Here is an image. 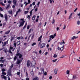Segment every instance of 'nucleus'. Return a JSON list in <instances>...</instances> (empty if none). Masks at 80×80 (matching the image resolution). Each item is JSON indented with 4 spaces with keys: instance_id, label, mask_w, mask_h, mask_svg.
<instances>
[{
    "instance_id": "2",
    "label": "nucleus",
    "mask_w": 80,
    "mask_h": 80,
    "mask_svg": "<svg viewBox=\"0 0 80 80\" xmlns=\"http://www.w3.org/2000/svg\"><path fill=\"white\" fill-rule=\"evenodd\" d=\"M2 78H3L6 79V80H10V78H8V76L2 77Z\"/></svg>"
},
{
    "instance_id": "25",
    "label": "nucleus",
    "mask_w": 80,
    "mask_h": 80,
    "mask_svg": "<svg viewBox=\"0 0 80 80\" xmlns=\"http://www.w3.org/2000/svg\"><path fill=\"white\" fill-rule=\"evenodd\" d=\"M41 72H42V73H44V69L42 68L41 69Z\"/></svg>"
},
{
    "instance_id": "26",
    "label": "nucleus",
    "mask_w": 80,
    "mask_h": 80,
    "mask_svg": "<svg viewBox=\"0 0 80 80\" xmlns=\"http://www.w3.org/2000/svg\"><path fill=\"white\" fill-rule=\"evenodd\" d=\"M77 24L78 25H80V21H77Z\"/></svg>"
},
{
    "instance_id": "55",
    "label": "nucleus",
    "mask_w": 80,
    "mask_h": 80,
    "mask_svg": "<svg viewBox=\"0 0 80 80\" xmlns=\"http://www.w3.org/2000/svg\"><path fill=\"white\" fill-rule=\"evenodd\" d=\"M28 4L30 3V0H28Z\"/></svg>"
},
{
    "instance_id": "32",
    "label": "nucleus",
    "mask_w": 80,
    "mask_h": 80,
    "mask_svg": "<svg viewBox=\"0 0 80 80\" xmlns=\"http://www.w3.org/2000/svg\"><path fill=\"white\" fill-rule=\"evenodd\" d=\"M28 13V11H25L24 12V13L25 14H27Z\"/></svg>"
},
{
    "instance_id": "37",
    "label": "nucleus",
    "mask_w": 80,
    "mask_h": 80,
    "mask_svg": "<svg viewBox=\"0 0 80 80\" xmlns=\"http://www.w3.org/2000/svg\"><path fill=\"white\" fill-rule=\"evenodd\" d=\"M57 57V55L56 54H54V55L53 56L54 58H56Z\"/></svg>"
},
{
    "instance_id": "13",
    "label": "nucleus",
    "mask_w": 80,
    "mask_h": 80,
    "mask_svg": "<svg viewBox=\"0 0 80 80\" xmlns=\"http://www.w3.org/2000/svg\"><path fill=\"white\" fill-rule=\"evenodd\" d=\"M76 39V37L75 36H73V37H71V40H74L75 39Z\"/></svg>"
},
{
    "instance_id": "19",
    "label": "nucleus",
    "mask_w": 80,
    "mask_h": 80,
    "mask_svg": "<svg viewBox=\"0 0 80 80\" xmlns=\"http://www.w3.org/2000/svg\"><path fill=\"white\" fill-rule=\"evenodd\" d=\"M38 80V77H35V78H34L33 80Z\"/></svg>"
},
{
    "instance_id": "44",
    "label": "nucleus",
    "mask_w": 80,
    "mask_h": 80,
    "mask_svg": "<svg viewBox=\"0 0 80 80\" xmlns=\"http://www.w3.org/2000/svg\"><path fill=\"white\" fill-rule=\"evenodd\" d=\"M42 72H39L38 73V75H42Z\"/></svg>"
},
{
    "instance_id": "21",
    "label": "nucleus",
    "mask_w": 80,
    "mask_h": 80,
    "mask_svg": "<svg viewBox=\"0 0 80 80\" xmlns=\"http://www.w3.org/2000/svg\"><path fill=\"white\" fill-rule=\"evenodd\" d=\"M35 16H34L33 17H32V20H35Z\"/></svg>"
},
{
    "instance_id": "22",
    "label": "nucleus",
    "mask_w": 80,
    "mask_h": 80,
    "mask_svg": "<svg viewBox=\"0 0 80 80\" xmlns=\"http://www.w3.org/2000/svg\"><path fill=\"white\" fill-rule=\"evenodd\" d=\"M67 26V25L65 24H64V25L63 29V30H65V28H66V27Z\"/></svg>"
},
{
    "instance_id": "57",
    "label": "nucleus",
    "mask_w": 80,
    "mask_h": 80,
    "mask_svg": "<svg viewBox=\"0 0 80 80\" xmlns=\"http://www.w3.org/2000/svg\"><path fill=\"white\" fill-rule=\"evenodd\" d=\"M41 25H42V23H40V24H39V26L41 27Z\"/></svg>"
},
{
    "instance_id": "60",
    "label": "nucleus",
    "mask_w": 80,
    "mask_h": 80,
    "mask_svg": "<svg viewBox=\"0 0 80 80\" xmlns=\"http://www.w3.org/2000/svg\"><path fill=\"white\" fill-rule=\"evenodd\" d=\"M35 5V2H34L32 3V5Z\"/></svg>"
},
{
    "instance_id": "63",
    "label": "nucleus",
    "mask_w": 80,
    "mask_h": 80,
    "mask_svg": "<svg viewBox=\"0 0 80 80\" xmlns=\"http://www.w3.org/2000/svg\"><path fill=\"white\" fill-rule=\"evenodd\" d=\"M39 53L40 54H41V53H42V50H40V51H39Z\"/></svg>"
},
{
    "instance_id": "16",
    "label": "nucleus",
    "mask_w": 80,
    "mask_h": 80,
    "mask_svg": "<svg viewBox=\"0 0 80 80\" xmlns=\"http://www.w3.org/2000/svg\"><path fill=\"white\" fill-rule=\"evenodd\" d=\"M42 36L41 35L38 39V42H39V41H40V40H41L42 39Z\"/></svg>"
},
{
    "instance_id": "1",
    "label": "nucleus",
    "mask_w": 80,
    "mask_h": 80,
    "mask_svg": "<svg viewBox=\"0 0 80 80\" xmlns=\"http://www.w3.org/2000/svg\"><path fill=\"white\" fill-rule=\"evenodd\" d=\"M19 49H18L17 51V53L16 54V55L17 56H19V58H21L22 57V55L21 54H20L19 53H18L19 52Z\"/></svg>"
},
{
    "instance_id": "29",
    "label": "nucleus",
    "mask_w": 80,
    "mask_h": 80,
    "mask_svg": "<svg viewBox=\"0 0 80 80\" xmlns=\"http://www.w3.org/2000/svg\"><path fill=\"white\" fill-rule=\"evenodd\" d=\"M70 73V71L68 70L66 72L67 74H68Z\"/></svg>"
},
{
    "instance_id": "5",
    "label": "nucleus",
    "mask_w": 80,
    "mask_h": 80,
    "mask_svg": "<svg viewBox=\"0 0 80 80\" xmlns=\"http://www.w3.org/2000/svg\"><path fill=\"white\" fill-rule=\"evenodd\" d=\"M45 47V44L44 43H42L40 44V48H43Z\"/></svg>"
},
{
    "instance_id": "42",
    "label": "nucleus",
    "mask_w": 80,
    "mask_h": 80,
    "mask_svg": "<svg viewBox=\"0 0 80 80\" xmlns=\"http://www.w3.org/2000/svg\"><path fill=\"white\" fill-rule=\"evenodd\" d=\"M44 73L45 75H47V73L46 72H44V73Z\"/></svg>"
},
{
    "instance_id": "8",
    "label": "nucleus",
    "mask_w": 80,
    "mask_h": 80,
    "mask_svg": "<svg viewBox=\"0 0 80 80\" xmlns=\"http://www.w3.org/2000/svg\"><path fill=\"white\" fill-rule=\"evenodd\" d=\"M31 62L30 61H28L27 62V67H29L30 65Z\"/></svg>"
},
{
    "instance_id": "11",
    "label": "nucleus",
    "mask_w": 80,
    "mask_h": 80,
    "mask_svg": "<svg viewBox=\"0 0 80 80\" xmlns=\"http://www.w3.org/2000/svg\"><path fill=\"white\" fill-rule=\"evenodd\" d=\"M22 60H23V58H22ZM22 60H20L18 59V60L17 61V64H18V65H19V64H20V62H22Z\"/></svg>"
},
{
    "instance_id": "18",
    "label": "nucleus",
    "mask_w": 80,
    "mask_h": 80,
    "mask_svg": "<svg viewBox=\"0 0 80 80\" xmlns=\"http://www.w3.org/2000/svg\"><path fill=\"white\" fill-rule=\"evenodd\" d=\"M10 30H8V31H7L5 32V34L6 35H8L10 33Z\"/></svg>"
},
{
    "instance_id": "40",
    "label": "nucleus",
    "mask_w": 80,
    "mask_h": 80,
    "mask_svg": "<svg viewBox=\"0 0 80 80\" xmlns=\"http://www.w3.org/2000/svg\"><path fill=\"white\" fill-rule=\"evenodd\" d=\"M5 70L4 68L2 69V72H5Z\"/></svg>"
},
{
    "instance_id": "47",
    "label": "nucleus",
    "mask_w": 80,
    "mask_h": 80,
    "mask_svg": "<svg viewBox=\"0 0 80 80\" xmlns=\"http://www.w3.org/2000/svg\"><path fill=\"white\" fill-rule=\"evenodd\" d=\"M0 15L1 17H3V14H1L0 13Z\"/></svg>"
},
{
    "instance_id": "31",
    "label": "nucleus",
    "mask_w": 80,
    "mask_h": 80,
    "mask_svg": "<svg viewBox=\"0 0 80 80\" xmlns=\"http://www.w3.org/2000/svg\"><path fill=\"white\" fill-rule=\"evenodd\" d=\"M57 59H55L52 60V62H53V63H54V62H57Z\"/></svg>"
},
{
    "instance_id": "27",
    "label": "nucleus",
    "mask_w": 80,
    "mask_h": 80,
    "mask_svg": "<svg viewBox=\"0 0 80 80\" xmlns=\"http://www.w3.org/2000/svg\"><path fill=\"white\" fill-rule=\"evenodd\" d=\"M20 44V41H18L17 42V45H19Z\"/></svg>"
},
{
    "instance_id": "33",
    "label": "nucleus",
    "mask_w": 80,
    "mask_h": 80,
    "mask_svg": "<svg viewBox=\"0 0 80 80\" xmlns=\"http://www.w3.org/2000/svg\"><path fill=\"white\" fill-rule=\"evenodd\" d=\"M55 19H53L52 21V24H54V23H55Z\"/></svg>"
},
{
    "instance_id": "6",
    "label": "nucleus",
    "mask_w": 80,
    "mask_h": 80,
    "mask_svg": "<svg viewBox=\"0 0 80 80\" xmlns=\"http://www.w3.org/2000/svg\"><path fill=\"white\" fill-rule=\"evenodd\" d=\"M8 74L9 76H12V73H11V70L9 69L8 72Z\"/></svg>"
},
{
    "instance_id": "12",
    "label": "nucleus",
    "mask_w": 80,
    "mask_h": 80,
    "mask_svg": "<svg viewBox=\"0 0 80 80\" xmlns=\"http://www.w3.org/2000/svg\"><path fill=\"white\" fill-rule=\"evenodd\" d=\"M54 38H55V37L53 36V35H51L50 36L49 39L52 40V39L51 38H52V39H53Z\"/></svg>"
},
{
    "instance_id": "3",
    "label": "nucleus",
    "mask_w": 80,
    "mask_h": 80,
    "mask_svg": "<svg viewBox=\"0 0 80 80\" xmlns=\"http://www.w3.org/2000/svg\"><path fill=\"white\" fill-rule=\"evenodd\" d=\"M35 64H36V62L35 61H33L32 62V66L31 67H34V66L35 65Z\"/></svg>"
},
{
    "instance_id": "41",
    "label": "nucleus",
    "mask_w": 80,
    "mask_h": 80,
    "mask_svg": "<svg viewBox=\"0 0 80 80\" xmlns=\"http://www.w3.org/2000/svg\"><path fill=\"white\" fill-rule=\"evenodd\" d=\"M53 2V3H54V1L52 0L51 1H50V3H52V2Z\"/></svg>"
},
{
    "instance_id": "59",
    "label": "nucleus",
    "mask_w": 80,
    "mask_h": 80,
    "mask_svg": "<svg viewBox=\"0 0 80 80\" xmlns=\"http://www.w3.org/2000/svg\"><path fill=\"white\" fill-rule=\"evenodd\" d=\"M9 53L12 54V51H11V50H10V49L9 50Z\"/></svg>"
},
{
    "instance_id": "23",
    "label": "nucleus",
    "mask_w": 80,
    "mask_h": 80,
    "mask_svg": "<svg viewBox=\"0 0 80 80\" xmlns=\"http://www.w3.org/2000/svg\"><path fill=\"white\" fill-rule=\"evenodd\" d=\"M21 11V10H20V9H19L16 12L17 14H18V13H19V12H20Z\"/></svg>"
},
{
    "instance_id": "54",
    "label": "nucleus",
    "mask_w": 80,
    "mask_h": 80,
    "mask_svg": "<svg viewBox=\"0 0 80 80\" xmlns=\"http://www.w3.org/2000/svg\"><path fill=\"white\" fill-rule=\"evenodd\" d=\"M26 27H27V26L25 25L23 28V30H24V29H25V28H26Z\"/></svg>"
},
{
    "instance_id": "24",
    "label": "nucleus",
    "mask_w": 80,
    "mask_h": 80,
    "mask_svg": "<svg viewBox=\"0 0 80 80\" xmlns=\"http://www.w3.org/2000/svg\"><path fill=\"white\" fill-rule=\"evenodd\" d=\"M8 13H9L10 14L12 15V10H11V11H9Z\"/></svg>"
},
{
    "instance_id": "45",
    "label": "nucleus",
    "mask_w": 80,
    "mask_h": 80,
    "mask_svg": "<svg viewBox=\"0 0 80 80\" xmlns=\"http://www.w3.org/2000/svg\"><path fill=\"white\" fill-rule=\"evenodd\" d=\"M17 56H15L14 58V60H16V59H17Z\"/></svg>"
},
{
    "instance_id": "56",
    "label": "nucleus",
    "mask_w": 80,
    "mask_h": 80,
    "mask_svg": "<svg viewBox=\"0 0 80 80\" xmlns=\"http://www.w3.org/2000/svg\"><path fill=\"white\" fill-rule=\"evenodd\" d=\"M78 9V8H76L75 10H74V12H76V11H77V10Z\"/></svg>"
},
{
    "instance_id": "20",
    "label": "nucleus",
    "mask_w": 80,
    "mask_h": 80,
    "mask_svg": "<svg viewBox=\"0 0 80 80\" xmlns=\"http://www.w3.org/2000/svg\"><path fill=\"white\" fill-rule=\"evenodd\" d=\"M2 75H1V77H2V76H4V75H6V73L4 72H2Z\"/></svg>"
},
{
    "instance_id": "35",
    "label": "nucleus",
    "mask_w": 80,
    "mask_h": 80,
    "mask_svg": "<svg viewBox=\"0 0 80 80\" xmlns=\"http://www.w3.org/2000/svg\"><path fill=\"white\" fill-rule=\"evenodd\" d=\"M36 45V43L34 42L32 44V46H34V45Z\"/></svg>"
},
{
    "instance_id": "28",
    "label": "nucleus",
    "mask_w": 80,
    "mask_h": 80,
    "mask_svg": "<svg viewBox=\"0 0 80 80\" xmlns=\"http://www.w3.org/2000/svg\"><path fill=\"white\" fill-rule=\"evenodd\" d=\"M64 47V45H63V47H62L60 48V49L61 50V51H63V48Z\"/></svg>"
},
{
    "instance_id": "64",
    "label": "nucleus",
    "mask_w": 80,
    "mask_h": 80,
    "mask_svg": "<svg viewBox=\"0 0 80 80\" xmlns=\"http://www.w3.org/2000/svg\"><path fill=\"white\" fill-rule=\"evenodd\" d=\"M26 79V80H29V78H27Z\"/></svg>"
},
{
    "instance_id": "58",
    "label": "nucleus",
    "mask_w": 80,
    "mask_h": 80,
    "mask_svg": "<svg viewBox=\"0 0 80 80\" xmlns=\"http://www.w3.org/2000/svg\"><path fill=\"white\" fill-rule=\"evenodd\" d=\"M30 16L29 15H28V17H27V18H28V19H30Z\"/></svg>"
},
{
    "instance_id": "38",
    "label": "nucleus",
    "mask_w": 80,
    "mask_h": 80,
    "mask_svg": "<svg viewBox=\"0 0 80 80\" xmlns=\"http://www.w3.org/2000/svg\"><path fill=\"white\" fill-rule=\"evenodd\" d=\"M8 3H10V4L12 3V1L9 0L8 1Z\"/></svg>"
},
{
    "instance_id": "30",
    "label": "nucleus",
    "mask_w": 80,
    "mask_h": 80,
    "mask_svg": "<svg viewBox=\"0 0 80 80\" xmlns=\"http://www.w3.org/2000/svg\"><path fill=\"white\" fill-rule=\"evenodd\" d=\"M14 39V37H11V41H12Z\"/></svg>"
},
{
    "instance_id": "14",
    "label": "nucleus",
    "mask_w": 80,
    "mask_h": 80,
    "mask_svg": "<svg viewBox=\"0 0 80 80\" xmlns=\"http://www.w3.org/2000/svg\"><path fill=\"white\" fill-rule=\"evenodd\" d=\"M0 5H2V6H3L4 7H5V4L3 3V2H2L1 1L0 2Z\"/></svg>"
},
{
    "instance_id": "36",
    "label": "nucleus",
    "mask_w": 80,
    "mask_h": 80,
    "mask_svg": "<svg viewBox=\"0 0 80 80\" xmlns=\"http://www.w3.org/2000/svg\"><path fill=\"white\" fill-rule=\"evenodd\" d=\"M0 62H1L2 63H3L4 62H5L4 60H0Z\"/></svg>"
},
{
    "instance_id": "53",
    "label": "nucleus",
    "mask_w": 80,
    "mask_h": 80,
    "mask_svg": "<svg viewBox=\"0 0 80 80\" xmlns=\"http://www.w3.org/2000/svg\"><path fill=\"white\" fill-rule=\"evenodd\" d=\"M29 28H30V26L28 25V26H27V29H29Z\"/></svg>"
},
{
    "instance_id": "34",
    "label": "nucleus",
    "mask_w": 80,
    "mask_h": 80,
    "mask_svg": "<svg viewBox=\"0 0 80 80\" xmlns=\"http://www.w3.org/2000/svg\"><path fill=\"white\" fill-rule=\"evenodd\" d=\"M10 4H8L6 7V9H7V8H9V7H10Z\"/></svg>"
},
{
    "instance_id": "46",
    "label": "nucleus",
    "mask_w": 80,
    "mask_h": 80,
    "mask_svg": "<svg viewBox=\"0 0 80 80\" xmlns=\"http://www.w3.org/2000/svg\"><path fill=\"white\" fill-rule=\"evenodd\" d=\"M31 74L33 75V71H31Z\"/></svg>"
},
{
    "instance_id": "4",
    "label": "nucleus",
    "mask_w": 80,
    "mask_h": 80,
    "mask_svg": "<svg viewBox=\"0 0 80 80\" xmlns=\"http://www.w3.org/2000/svg\"><path fill=\"white\" fill-rule=\"evenodd\" d=\"M25 21H23L22 22H21L20 23V25L19 26V27L23 26V25H24V23H25Z\"/></svg>"
},
{
    "instance_id": "10",
    "label": "nucleus",
    "mask_w": 80,
    "mask_h": 80,
    "mask_svg": "<svg viewBox=\"0 0 80 80\" xmlns=\"http://www.w3.org/2000/svg\"><path fill=\"white\" fill-rule=\"evenodd\" d=\"M58 68H55L54 69V73L55 74H57V72H58Z\"/></svg>"
},
{
    "instance_id": "9",
    "label": "nucleus",
    "mask_w": 80,
    "mask_h": 80,
    "mask_svg": "<svg viewBox=\"0 0 80 80\" xmlns=\"http://www.w3.org/2000/svg\"><path fill=\"white\" fill-rule=\"evenodd\" d=\"M77 75L74 74L72 75V79L73 80H75V79H77Z\"/></svg>"
},
{
    "instance_id": "61",
    "label": "nucleus",
    "mask_w": 80,
    "mask_h": 80,
    "mask_svg": "<svg viewBox=\"0 0 80 80\" xmlns=\"http://www.w3.org/2000/svg\"><path fill=\"white\" fill-rule=\"evenodd\" d=\"M49 78L50 80H51V79H52V77L50 76Z\"/></svg>"
},
{
    "instance_id": "17",
    "label": "nucleus",
    "mask_w": 80,
    "mask_h": 80,
    "mask_svg": "<svg viewBox=\"0 0 80 80\" xmlns=\"http://www.w3.org/2000/svg\"><path fill=\"white\" fill-rule=\"evenodd\" d=\"M13 4L14 5H16V3H17V1H16V0H13Z\"/></svg>"
},
{
    "instance_id": "52",
    "label": "nucleus",
    "mask_w": 80,
    "mask_h": 80,
    "mask_svg": "<svg viewBox=\"0 0 80 80\" xmlns=\"http://www.w3.org/2000/svg\"><path fill=\"white\" fill-rule=\"evenodd\" d=\"M17 45V43H14V46L15 47H16V45Z\"/></svg>"
},
{
    "instance_id": "15",
    "label": "nucleus",
    "mask_w": 80,
    "mask_h": 80,
    "mask_svg": "<svg viewBox=\"0 0 80 80\" xmlns=\"http://www.w3.org/2000/svg\"><path fill=\"white\" fill-rule=\"evenodd\" d=\"M72 14H73V13H71L69 15L68 18V19H69V20H70V19L71 18H72Z\"/></svg>"
},
{
    "instance_id": "43",
    "label": "nucleus",
    "mask_w": 80,
    "mask_h": 80,
    "mask_svg": "<svg viewBox=\"0 0 80 80\" xmlns=\"http://www.w3.org/2000/svg\"><path fill=\"white\" fill-rule=\"evenodd\" d=\"M74 5L75 7H77V3H75V2H74Z\"/></svg>"
},
{
    "instance_id": "48",
    "label": "nucleus",
    "mask_w": 80,
    "mask_h": 80,
    "mask_svg": "<svg viewBox=\"0 0 80 80\" xmlns=\"http://www.w3.org/2000/svg\"><path fill=\"white\" fill-rule=\"evenodd\" d=\"M0 12H2V11H3V9L1 8V7H0Z\"/></svg>"
},
{
    "instance_id": "50",
    "label": "nucleus",
    "mask_w": 80,
    "mask_h": 80,
    "mask_svg": "<svg viewBox=\"0 0 80 80\" xmlns=\"http://www.w3.org/2000/svg\"><path fill=\"white\" fill-rule=\"evenodd\" d=\"M13 64H12L11 66H10V68H13Z\"/></svg>"
},
{
    "instance_id": "49",
    "label": "nucleus",
    "mask_w": 80,
    "mask_h": 80,
    "mask_svg": "<svg viewBox=\"0 0 80 80\" xmlns=\"http://www.w3.org/2000/svg\"><path fill=\"white\" fill-rule=\"evenodd\" d=\"M31 30H32V29H30L29 30L28 33H30V32H31Z\"/></svg>"
},
{
    "instance_id": "51",
    "label": "nucleus",
    "mask_w": 80,
    "mask_h": 80,
    "mask_svg": "<svg viewBox=\"0 0 80 80\" xmlns=\"http://www.w3.org/2000/svg\"><path fill=\"white\" fill-rule=\"evenodd\" d=\"M41 43H42V42L40 41L38 43V46H40V44H41Z\"/></svg>"
},
{
    "instance_id": "39",
    "label": "nucleus",
    "mask_w": 80,
    "mask_h": 80,
    "mask_svg": "<svg viewBox=\"0 0 80 80\" xmlns=\"http://www.w3.org/2000/svg\"><path fill=\"white\" fill-rule=\"evenodd\" d=\"M3 51L5 53H7V49L4 50Z\"/></svg>"
},
{
    "instance_id": "62",
    "label": "nucleus",
    "mask_w": 80,
    "mask_h": 80,
    "mask_svg": "<svg viewBox=\"0 0 80 80\" xmlns=\"http://www.w3.org/2000/svg\"><path fill=\"white\" fill-rule=\"evenodd\" d=\"M17 75H20V72H18L17 73Z\"/></svg>"
},
{
    "instance_id": "7",
    "label": "nucleus",
    "mask_w": 80,
    "mask_h": 80,
    "mask_svg": "<svg viewBox=\"0 0 80 80\" xmlns=\"http://www.w3.org/2000/svg\"><path fill=\"white\" fill-rule=\"evenodd\" d=\"M4 17L5 18V20H6V22H7V21H8V16L7 15V14H5V15H4Z\"/></svg>"
}]
</instances>
